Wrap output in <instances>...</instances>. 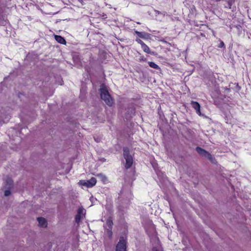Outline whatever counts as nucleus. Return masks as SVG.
<instances>
[{
	"label": "nucleus",
	"mask_w": 251,
	"mask_h": 251,
	"mask_svg": "<svg viewBox=\"0 0 251 251\" xmlns=\"http://www.w3.org/2000/svg\"><path fill=\"white\" fill-rule=\"evenodd\" d=\"M101 99L108 106H112L113 103V100L109 94L107 90L106 89L105 86L103 84L101 85L100 89Z\"/></svg>",
	"instance_id": "obj_1"
},
{
	"label": "nucleus",
	"mask_w": 251,
	"mask_h": 251,
	"mask_svg": "<svg viewBox=\"0 0 251 251\" xmlns=\"http://www.w3.org/2000/svg\"><path fill=\"white\" fill-rule=\"evenodd\" d=\"M124 156L126 161L125 167L126 169L130 168L133 164V159L132 156L129 154V150L127 148H124Z\"/></svg>",
	"instance_id": "obj_2"
},
{
	"label": "nucleus",
	"mask_w": 251,
	"mask_h": 251,
	"mask_svg": "<svg viewBox=\"0 0 251 251\" xmlns=\"http://www.w3.org/2000/svg\"><path fill=\"white\" fill-rule=\"evenodd\" d=\"M196 151L201 156L208 158L212 163H215V159L208 152L200 147L196 148Z\"/></svg>",
	"instance_id": "obj_3"
},
{
	"label": "nucleus",
	"mask_w": 251,
	"mask_h": 251,
	"mask_svg": "<svg viewBox=\"0 0 251 251\" xmlns=\"http://www.w3.org/2000/svg\"><path fill=\"white\" fill-rule=\"evenodd\" d=\"M97 182L96 179L95 177H92L89 180H81L78 183L81 186H86L87 188L94 186Z\"/></svg>",
	"instance_id": "obj_4"
},
{
	"label": "nucleus",
	"mask_w": 251,
	"mask_h": 251,
	"mask_svg": "<svg viewBox=\"0 0 251 251\" xmlns=\"http://www.w3.org/2000/svg\"><path fill=\"white\" fill-rule=\"evenodd\" d=\"M126 241L124 237H121L116 246V251H126Z\"/></svg>",
	"instance_id": "obj_5"
},
{
	"label": "nucleus",
	"mask_w": 251,
	"mask_h": 251,
	"mask_svg": "<svg viewBox=\"0 0 251 251\" xmlns=\"http://www.w3.org/2000/svg\"><path fill=\"white\" fill-rule=\"evenodd\" d=\"M85 210L82 207H80L78 208L77 213L75 218V222L76 223L78 224L80 222L81 219H82L85 216Z\"/></svg>",
	"instance_id": "obj_6"
},
{
	"label": "nucleus",
	"mask_w": 251,
	"mask_h": 251,
	"mask_svg": "<svg viewBox=\"0 0 251 251\" xmlns=\"http://www.w3.org/2000/svg\"><path fill=\"white\" fill-rule=\"evenodd\" d=\"M191 104L192 106V107L195 109L196 113L199 115H201V106L200 104L196 101H192L191 102Z\"/></svg>",
	"instance_id": "obj_7"
},
{
	"label": "nucleus",
	"mask_w": 251,
	"mask_h": 251,
	"mask_svg": "<svg viewBox=\"0 0 251 251\" xmlns=\"http://www.w3.org/2000/svg\"><path fill=\"white\" fill-rule=\"evenodd\" d=\"M135 33L137 34L139 37L143 39H148L150 38V34L145 32L135 31Z\"/></svg>",
	"instance_id": "obj_8"
},
{
	"label": "nucleus",
	"mask_w": 251,
	"mask_h": 251,
	"mask_svg": "<svg viewBox=\"0 0 251 251\" xmlns=\"http://www.w3.org/2000/svg\"><path fill=\"white\" fill-rule=\"evenodd\" d=\"M37 220L40 226L43 227H46L47 226V222L45 218L42 217L38 218Z\"/></svg>",
	"instance_id": "obj_9"
},
{
	"label": "nucleus",
	"mask_w": 251,
	"mask_h": 251,
	"mask_svg": "<svg viewBox=\"0 0 251 251\" xmlns=\"http://www.w3.org/2000/svg\"><path fill=\"white\" fill-rule=\"evenodd\" d=\"M54 38L56 40V41L59 43L63 44V45H65L66 43V42L65 39L63 37H62L60 35H55Z\"/></svg>",
	"instance_id": "obj_10"
},
{
	"label": "nucleus",
	"mask_w": 251,
	"mask_h": 251,
	"mask_svg": "<svg viewBox=\"0 0 251 251\" xmlns=\"http://www.w3.org/2000/svg\"><path fill=\"white\" fill-rule=\"evenodd\" d=\"M6 186L8 188H10L13 185V180L9 177H6L5 179Z\"/></svg>",
	"instance_id": "obj_11"
},
{
	"label": "nucleus",
	"mask_w": 251,
	"mask_h": 251,
	"mask_svg": "<svg viewBox=\"0 0 251 251\" xmlns=\"http://www.w3.org/2000/svg\"><path fill=\"white\" fill-rule=\"evenodd\" d=\"M113 226V222L111 218H109L106 222L105 224V228L108 227V228H112Z\"/></svg>",
	"instance_id": "obj_12"
},
{
	"label": "nucleus",
	"mask_w": 251,
	"mask_h": 251,
	"mask_svg": "<svg viewBox=\"0 0 251 251\" xmlns=\"http://www.w3.org/2000/svg\"><path fill=\"white\" fill-rule=\"evenodd\" d=\"M97 176H98L104 183H105L107 181L106 177L102 174H97Z\"/></svg>",
	"instance_id": "obj_13"
},
{
	"label": "nucleus",
	"mask_w": 251,
	"mask_h": 251,
	"mask_svg": "<svg viewBox=\"0 0 251 251\" xmlns=\"http://www.w3.org/2000/svg\"><path fill=\"white\" fill-rule=\"evenodd\" d=\"M148 64L149 66L153 69H156V70H160V67L155 63L153 62H148Z\"/></svg>",
	"instance_id": "obj_14"
},
{
	"label": "nucleus",
	"mask_w": 251,
	"mask_h": 251,
	"mask_svg": "<svg viewBox=\"0 0 251 251\" xmlns=\"http://www.w3.org/2000/svg\"><path fill=\"white\" fill-rule=\"evenodd\" d=\"M141 47L144 52H145L147 53H151L150 49L149 47L145 44H144Z\"/></svg>",
	"instance_id": "obj_15"
},
{
	"label": "nucleus",
	"mask_w": 251,
	"mask_h": 251,
	"mask_svg": "<svg viewBox=\"0 0 251 251\" xmlns=\"http://www.w3.org/2000/svg\"><path fill=\"white\" fill-rule=\"evenodd\" d=\"M111 229H112V228H107L106 229L107 233L109 237H111L112 235V232Z\"/></svg>",
	"instance_id": "obj_16"
},
{
	"label": "nucleus",
	"mask_w": 251,
	"mask_h": 251,
	"mask_svg": "<svg viewBox=\"0 0 251 251\" xmlns=\"http://www.w3.org/2000/svg\"><path fill=\"white\" fill-rule=\"evenodd\" d=\"M135 41L141 45V47L145 44L141 39L139 38L136 39Z\"/></svg>",
	"instance_id": "obj_17"
},
{
	"label": "nucleus",
	"mask_w": 251,
	"mask_h": 251,
	"mask_svg": "<svg viewBox=\"0 0 251 251\" xmlns=\"http://www.w3.org/2000/svg\"><path fill=\"white\" fill-rule=\"evenodd\" d=\"M152 251H162V249L160 247H154L152 249Z\"/></svg>",
	"instance_id": "obj_18"
},
{
	"label": "nucleus",
	"mask_w": 251,
	"mask_h": 251,
	"mask_svg": "<svg viewBox=\"0 0 251 251\" xmlns=\"http://www.w3.org/2000/svg\"><path fill=\"white\" fill-rule=\"evenodd\" d=\"M154 12H155V14L156 15L160 14H162L164 16H165V14H166V12H164L163 13H161L159 11L157 10H154Z\"/></svg>",
	"instance_id": "obj_19"
},
{
	"label": "nucleus",
	"mask_w": 251,
	"mask_h": 251,
	"mask_svg": "<svg viewBox=\"0 0 251 251\" xmlns=\"http://www.w3.org/2000/svg\"><path fill=\"white\" fill-rule=\"evenodd\" d=\"M11 194V192L9 190H6L4 191V195L5 196H9Z\"/></svg>",
	"instance_id": "obj_20"
},
{
	"label": "nucleus",
	"mask_w": 251,
	"mask_h": 251,
	"mask_svg": "<svg viewBox=\"0 0 251 251\" xmlns=\"http://www.w3.org/2000/svg\"><path fill=\"white\" fill-rule=\"evenodd\" d=\"M224 46H225V44H224V42L223 41H221L220 44V45H219V48H223V47H224Z\"/></svg>",
	"instance_id": "obj_21"
},
{
	"label": "nucleus",
	"mask_w": 251,
	"mask_h": 251,
	"mask_svg": "<svg viewBox=\"0 0 251 251\" xmlns=\"http://www.w3.org/2000/svg\"><path fill=\"white\" fill-rule=\"evenodd\" d=\"M228 5H229V8H231V1H230V0H229V1H228Z\"/></svg>",
	"instance_id": "obj_22"
}]
</instances>
